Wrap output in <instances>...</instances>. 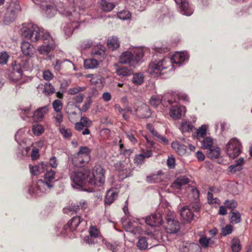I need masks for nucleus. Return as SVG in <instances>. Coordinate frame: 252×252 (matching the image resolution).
Masks as SVG:
<instances>
[{
	"mask_svg": "<svg viewBox=\"0 0 252 252\" xmlns=\"http://www.w3.org/2000/svg\"><path fill=\"white\" fill-rule=\"evenodd\" d=\"M199 141L201 142V147L203 150H207L214 146L213 140L210 137H206Z\"/></svg>",
	"mask_w": 252,
	"mask_h": 252,
	"instance_id": "7c9ffc66",
	"label": "nucleus"
},
{
	"mask_svg": "<svg viewBox=\"0 0 252 252\" xmlns=\"http://www.w3.org/2000/svg\"><path fill=\"white\" fill-rule=\"evenodd\" d=\"M189 207L190 208L191 210H193V211L195 213L199 212L200 210L199 203L197 202L191 203Z\"/></svg>",
	"mask_w": 252,
	"mask_h": 252,
	"instance_id": "774afa93",
	"label": "nucleus"
},
{
	"mask_svg": "<svg viewBox=\"0 0 252 252\" xmlns=\"http://www.w3.org/2000/svg\"><path fill=\"white\" fill-rule=\"evenodd\" d=\"M179 6L180 12L183 15L190 16L193 13V10L189 7L187 0H174Z\"/></svg>",
	"mask_w": 252,
	"mask_h": 252,
	"instance_id": "dca6fc26",
	"label": "nucleus"
},
{
	"mask_svg": "<svg viewBox=\"0 0 252 252\" xmlns=\"http://www.w3.org/2000/svg\"><path fill=\"white\" fill-rule=\"evenodd\" d=\"M79 210H80L79 205L75 204H71L68 207L63 209L64 213L70 215L73 213H77Z\"/></svg>",
	"mask_w": 252,
	"mask_h": 252,
	"instance_id": "e433bc0d",
	"label": "nucleus"
},
{
	"mask_svg": "<svg viewBox=\"0 0 252 252\" xmlns=\"http://www.w3.org/2000/svg\"><path fill=\"white\" fill-rule=\"evenodd\" d=\"M171 146L176 152L180 156H183L186 153L187 147L178 141L172 142Z\"/></svg>",
	"mask_w": 252,
	"mask_h": 252,
	"instance_id": "c756f323",
	"label": "nucleus"
},
{
	"mask_svg": "<svg viewBox=\"0 0 252 252\" xmlns=\"http://www.w3.org/2000/svg\"><path fill=\"white\" fill-rule=\"evenodd\" d=\"M98 65V62L96 59H89L85 60L84 63V67L86 69H94Z\"/></svg>",
	"mask_w": 252,
	"mask_h": 252,
	"instance_id": "473e14b6",
	"label": "nucleus"
},
{
	"mask_svg": "<svg viewBox=\"0 0 252 252\" xmlns=\"http://www.w3.org/2000/svg\"><path fill=\"white\" fill-rule=\"evenodd\" d=\"M30 172L33 175H37L43 171L44 164H41L38 165L32 166L30 165Z\"/></svg>",
	"mask_w": 252,
	"mask_h": 252,
	"instance_id": "37998d69",
	"label": "nucleus"
},
{
	"mask_svg": "<svg viewBox=\"0 0 252 252\" xmlns=\"http://www.w3.org/2000/svg\"><path fill=\"white\" fill-rule=\"evenodd\" d=\"M59 131L65 139H70L72 136V130L70 128H65L64 126H60Z\"/></svg>",
	"mask_w": 252,
	"mask_h": 252,
	"instance_id": "c9c22d12",
	"label": "nucleus"
},
{
	"mask_svg": "<svg viewBox=\"0 0 252 252\" xmlns=\"http://www.w3.org/2000/svg\"><path fill=\"white\" fill-rule=\"evenodd\" d=\"M172 60V63L179 64V65L188 60L189 56L187 53L183 52H177L175 53L170 58Z\"/></svg>",
	"mask_w": 252,
	"mask_h": 252,
	"instance_id": "412c9836",
	"label": "nucleus"
},
{
	"mask_svg": "<svg viewBox=\"0 0 252 252\" xmlns=\"http://www.w3.org/2000/svg\"><path fill=\"white\" fill-rule=\"evenodd\" d=\"M92 103V98L90 96L87 98L86 100L85 101L81 108H80V110L83 112H86L90 107Z\"/></svg>",
	"mask_w": 252,
	"mask_h": 252,
	"instance_id": "5fc2aeb1",
	"label": "nucleus"
},
{
	"mask_svg": "<svg viewBox=\"0 0 252 252\" xmlns=\"http://www.w3.org/2000/svg\"><path fill=\"white\" fill-rule=\"evenodd\" d=\"M89 236L84 237V242L89 245H94L103 241V238L98 229L94 226H91L89 229Z\"/></svg>",
	"mask_w": 252,
	"mask_h": 252,
	"instance_id": "9b49d317",
	"label": "nucleus"
},
{
	"mask_svg": "<svg viewBox=\"0 0 252 252\" xmlns=\"http://www.w3.org/2000/svg\"><path fill=\"white\" fill-rule=\"evenodd\" d=\"M241 248L239 240H233L231 245V250L233 252H239Z\"/></svg>",
	"mask_w": 252,
	"mask_h": 252,
	"instance_id": "bf43d9fd",
	"label": "nucleus"
},
{
	"mask_svg": "<svg viewBox=\"0 0 252 252\" xmlns=\"http://www.w3.org/2000/svg\"><path fill=\"white\" fill-rule=\"evenodd\" d=\"M226 207L231 211H234V209L237 206V202L234 199H227L224 202Z\"/></svg>",
	"mask_w": 252,
	"mask_h": 252,
	"instance_id": "de8ad7c7",
	"label": "nucleus"
},
{
	"mask_svg": "<svg viewBox=\"0 0 252 252\" xmlns=\"http://www.w3.org/2000/svg\"><path fill=\"white\" fill-rule=\"evenodd\" d=\"M67 116L70 122L72 123H75L79 119V115L74 111H70L67 112Z\"/></svg>",
	"mask_w": 252,
	"mask_h": 252,
	"instance_id": "3c124183",
	"label": "nucleus"
},
{
	"mask_svg": "<svg viewBox=\"0 0 252 252\" xmlns=\"http://www.w3.org/2000/svg\"><path fill=\"white\" fill-rule=\"evenodd\" d=\"M57 126H60L63 121V114L62 112H56L53 115Z\"/></svg>",
	"mask_w": 252,
	"mask_h": 252,
	"instance_id": "864d4df0",
	"label": "nucleus"
},
{
	"mask_svg": "<svg viewBox=\"0 0 252 252\" xmlns=\"http://www.w3.org/2000/svg\"><path fill=\"white\" fill-rule=\"evenodd\" d=\"M173 68L172 60L170 57H166L158 62L155 61L151 63L148 69V71L152 75H161L165 72L166 69L171 70Z\"/></svg>",
	"mask_w": 252,
	"mask_h": 252,
	"instance_id": "7ed1b4c3",
	"label": "nucleus"
},
{
	"mask_svg": "<svg viewBox=\"0 0 252 252\" xmlns=\"http://www.w3.org/2000/svg\"><path fill=\"white\" fill-rule=\"evenodd\" d=\"M93 44V41L90 39L84 40L81 44V48L86 50L91 48Z\"/></svg>",
	"mask_w": 252,
	"mask_h": 252,
	"instance_id": "e2e57ef3",
	"label": "nucleus"
},
{
	"mask_svg": "<svg viewBox=\"0 0 252 252\" xmlns=\"http://www.w3.org/2000/svg\"><path fill=\"white\" fill-rule=\"evenodd\" d=\"M117 15L119 18L123 20L129 19L131 17V14L130 12L126 10L119 12Z\"/></svg>",
	"mask_w": 252,
	"mask_h": 252,
	"instance_id": "6e6d98bb",
	"label": "nucleus"
},
{
	"mask_svg": "<svg viewBox=\"0 0 252 252\" xmlns=\"http://www.w3.org/2000/svg\"><path fill=\"white\" fill-rule=\"evenodd\" d=\"M145 221L148 225L152 227H157L161 224L162 219L159 213H154L147 217Z\"/></svg>",
	"mask_w": 252,
	"mask_h": 252,
	"instance_id": "4468645a",
	"label": "nucleus"
},
{
	"mask_svg": "<svg viewBox=\"0 0 252 252\" xmlns=\"http://www.w3.org/2000/svg\"><path fill=\"white\" fill-rule=\"evenodd\" d=\"M53 76V74L49 70H45L43 72V78L46 81H50Z\"/></svg>",
	"mask_w": 252,
	"mask_h": 252,
	"instance_id": "338daca9",
	"label": "nucleus"
},
{
	"mask_svg": "<svg viewBox=\"0 0 252 252\" xmlns=\"http://www.w3.org/2000/svg\"><path fill=\"white\" fill-rule=\"evenodd\" d=\"M232 231V227L230 225H227L221 229V234L226 236L230 234Z\"/></svg>",
	"mask_w": 252,
	"mask_h": 252,
	"instance_id": "69168bd1",
	"label": "nucleus"
},
{
	"mask_svg": "<svg viewBox=\"0 0 252 252\" xmlns=\"http://www.w3.org/2000/svg\"><path fill=\"white\" fill-rule=\"evenodd\" d=\"M144 76L141 73H136L134 74L132 78L133 83L136 85H141L144 82Z\"/></svg>",
	"mask_w": 252,
	"mask_h": 252,
	"instance_id": "4c0bfd02",
	"label": "nucleus"
},
{
	"mask_svg": "<svg viewBox=\"0 0 252 252\" xmlns=\"http://www.w3.org/2000/svg\"><path fill=\"white\" fill-rule=\"evenodd\" d=\"M21 48L22 53L25 56L32 57L34 54V48L29 42H22Z\"/></svg>",
	"mask_w": 252,
	"mask_h": 252,
	"instance_id": "b1692460",
	"label": "nucleus"
},
{
	"mask_svg": "<svg viewBox=\"0 0 252 252\" xmlns=\"http://www.w3.org/2000/svg\"><path fill=\"white\" fill-rule=\"evenodd\" d=\"M15 64L17 65H19L20 69H22L23 71H24V70H28L31 68L29 60L27 59L22 60L20 62L16 61L15 62Z\"/></svg>",
	"mask_w": 252,
	"mask_h": 252,
	"instance_id": "79ce46f5",
	"label": "nucleus"
},
{
	"mask_svg": "<svg viewBox=\"0 0 252 252\" xmlns=\"http://www.w3.org/2000/svg\"><path fill=\"white\" fill-rule=\"evenodd\" d=\"M9 58V55L6 52H2L0 53V64L3 65L7 63Z\"/></svg>",
	"mask_w": 252,
	"mask_h": 252,
	"instance_id": "680f3d73",
	"label": "nucleus"
},
{
	"mask_svg": "<svg viewBox=\"0 0 252 252\" xmlns=\"http://www.w3.org/2000/svg\"><path fill=\"white\" fill-rule=\"evenodd\" d=\"M91 149L86 146H81L78 152L72 156V162L76 167H81L90 160Z\"/></svg>",
	"mask_w": 252,
	"mask_h": 252,
	"instance_id": "39448f33",
	"label": "nucleus"
},
{
	"mask_svg": "<svg viewBox=\"0 0 252 252\" xmlns=\"http://www.w3.org/2000/svg\"><path fill=\"white\" fill-rule=\"evenodd\" d=\"M117 74L121 77L130 75L131 74V70L126 67H121L117 69Z\"/></svg>",
	"mask_w": 252,
	"mask_h": 252,
	"instance_id": "8fccbe9b",
	"label": "nucleus"
},
{
	"mask_svg": "<svg viewBox=\"0 0 252 252\" xmlns=\"http://www.w3.org/2000/svg\"><path fill=\"white\" fill-rule=\"evenodd\" d=\"M21 36L31 42H36L39 39L43 41L44 44L38 48L40 54L47 55L53 51L57 46L55 39L48 32L32 23H24L20 30Z\"/></svg>",
	"mask_w": 252,
	"mask_h": 252,
	"instance_id": "f257e3e1",
	"label": "nucleus"
},
{
	"mask_svg": "<svg viewBox=\"0 0 252 252\" xmlns=\"http://www.w3.org/2000/svg\"><path fill=\"white\" fill-rule=\"evenodd\" d=\"M135 115L140 118L145 119L150 117L151 115V111L149 106L146 104H143L137 109L135 110Z\"/></svg>",
	"mask_w": 252,
	"mask_h": 252,
	"instance_id": "f3484780",
	"label": "nucleus"
},
{
	"mask_svg": "<svg viewBox=\"0 0 252 252\" xmlns=\"http://www.w3.org/2000/svg\"><path fill=\"white\" fill-rule=\"evenodd\" d=\"M244 163L243 158H240L237 159L234 163L231 165L229 167V172L231 173H235L237 171H239L243 169V165Z\"/></svg>",
	"mask_w": 252,
	"mask_h": 252,
	"instance_id": "bb28decb",
	"label": "nucleus"
},
{
	"mask_svg": "<svg viewBox=\"0 0 252 252\" xmlns=\"http://www.w3.org/2000/svg\"><path fill=\"white\" fill-rule=\"evenodd\" d=\"M72 14L69 16V22H67L62 25V30L64 33L65 38L70 37L75 29L78 28L79 26V24L77 21L78 17V14L77 12L74 11Z\"/></svg>",
	"mask_w": 252,
	"mask_h": 252,
	"instance_id": "6e6552de",
	"label": "nucleus"
},
{
	"mask_svg": "<svg viewBox=\"0 0 252 252\" xmlns=\"http://www.w3.org/2000/svg\"><path fill=\"white\" fill-rule=\"evenodd\" d=\"M193 128V125L190 123L188 122L182 123L181 126V130L183 133L191 131Z\"/></svg>",
	"mask_w": 252,
	"mask_h": 252,
	"instance_id": "09e8293b",
	"label": "nucleus"
},
{
	"mask_svg": "<svg viewBox=\"0 0 252 252\" xmlns=\"http://www.w3.org/2000/svg\"><path fill=\"white\" fill-rule=\"evenodd\" d=\"M206 150V156L209 158H217L220 156V149L217 146H213Z\"/></svg>",
	"mask_w": 252,
	"mask_h": 252,
	"instance_id": "c85d7f7f",
	"label": "nucleus"
},
{
	"mask_svg": "<svg viewBox=\"0 0 252 252\" xmlns=\"http://www.w3.org/2000/svg\"><path fill=\"white\" fill-rule=\"evenodd\" d=\"M86 90V87L85 86H76L75 87L69 89L67 91V93L69 94L74 95L80 92H83Z\"/></svg>",
	"mask_w": 252,
	"mask_h": 252,
	"instance_id": "49530a36",
	"label": "nucleus"
},
{
	"mask_svg": "<svg viewBox=\"0 0 252 252\" xmlns=\"http://www.w3.org/2000/svg\"><path fill=\"white\" fill-rule=\"evenodd\" d=\"M229 217L231 223H238L241 220V214L237 211H231L229 213Z\"/></svg>",
	"mask_w": 252,
	"mask_h": 252,
	"instance_id": "f704fd0d",
	"label": "nucleus"
},
{
	"mask_svg": "<svg viewBox=\"0 0 252 252\" xmlns=\"http://www.w3.org/2000/svg\"><path fill=\"white\" fill-rule=\"evenodd\" d=\"M139 223V220H130L127 222L126 226V229L127 231L134 235L140 234L142 232V229Z\"/></svg>",
	"mask_w": 252,
	"mask_h": 252,
	"instance_id": "2eb2a0df",
	"label": "nucleus"
},
{
	"mask_svg": "<svg viewBox=\"0 0 252 252\" xmlns=\"http://www.w3.org/2000/svg\"><path fill=\"white\" fill-rule=\"evenodd\" d=\"M162 96L160 95H154L150 100V103L151 105L156 107L162 102Z\"/></svg>",
	"mask_w": 252,
	"mask_h": 252,
	"instance_id": "a18cd8bd",
	"label": "nucleus"
},
{
	"mask_svg": "<svg viewBox=\"0 0 252 252\" xmlns=\"http://www.w3.org/2000/svg\"><path fill=\"white\" fill-rule=\"evenodd\" d=\"M53 108L55 111L56 112H61V110L63 108V103L62 101L59 99L55 100L52 103Z\"/></svg>",
	"mask_w": 252,
	"mask_h": 252,
	"instance_id": "4d7b16f0",
	"label": "nucleus"
},
{
	"mask_svg": "<svg viewBox=\"0 0 252 252\" xmlns=\"http://www.w3.org/2000/svg\"><path fill=\"white\" fill-rule=\"evenodd\" d=\"M52 187L53 185L51 183L44 181L42 180H38L36 184V189L30 188L29 191L30 193L35 194V195L39 196L40 195V192H46Z\"/></svg>",
	"mask_w": 252,
	"mask_h": 252,
	"instance_id": "f8f14e48",
	"label": "nucleus"
},
{
	"mask_svg": "<svg viewBox=\"0 0 252 252\" xmlns=\"http://www.w3.org/2000/svg\"><path fill=\"white\" fill-rule=\"evenodd\" d=\"M207 199L210 204H220V200L217 197L214 198L213 194L210 192H208L207 193Z\"/></svg>",
	"mask_w": 252,
	"mask_h": 252,
	"instance_id": "13d9d810",
	"label": "nucleus"
},
{
	"mask_svg": "<svg viewBox=\"0 0 252 252\" xmlns=\"http://www.w3.org/2000/svg\"><path fill=\"white\" fill-rule=\"evenodd\" d=\"M180 215L182 218L186 222H190L193 220L194 215L190 208L188 206H184L180 210Z\"/></svg>",
	"mask_w": 252,
	"mask_h": 252,
	"instance_id": "a211bd4d",
	"label": "nucleus"
},
{
	"mask_svg": "<svg viewBox=\"0 0 252 252\" xmlns=\"http://www.w3.org/2000/svg\"><path fill=\"white\" fill-rule=\"evenodd\" d=\"M199 242L203 248H205L212 247L215 244L214 240L211 238H207L205 236L201 237L199 240Z\"/></svg>",
	"mask_w": 252,
	"mask_h": 252,
	"instance_id": "72a5a7b5",
	"label": "nucleus"
},
{
	"mask_svg": "<svg viewBox=\"0 0 252 252\" xmlns=\"http://www.w3.org/2000/svg\"><path fill=\"white\" fill-rule=\"evenodd\" d=\"M82 222V220L81 219L80 216L73 217L63 227V229L67 230L69 229L70 231H73L75 230L79 224Z\"/></svg>",
	"mask_w": 252,
	"mask_h": 252,
	"instance_id": "6ab92c4d",
	"label": "nucleus"
},
{
	"mask_svg": "<svg viewBox=\"0 0 252 252\" xmlns=\"http://www.w3.org/2000/svg\"><path fill=\"white\" fill-rule=\"evenodd\" d=\"M92 54L94 58L101 61L105 58V53L103 47L101 45H97L92 49Z\"/></svg>",
	"mask_w": 252,
	"mask_h": 252,
	"instance_id": "a878e982",
	"label": "nucleus"
},
{
	"mask_svg": "<svg viewBox=\"0 0 252 252\" xmlns=\"http://www.w3.org/2000/svg\"><path fill=\"white\" fill-rule=\"evenodd\" d=\"M43 92L45 94L49 95L55 92V89L50 83H46L44 85Z\"/></svg>",
	"mask_w": 252,
	"mask_h": 252,
	"instance_id": "603ef678",
	"label": "nucleus"
},
{
	"mask_svg": "<svg viewBox=\"0 0 252 252\" xmlns=\"http://www.w3.org/2000/svg\"><path fill=\"white\" fill-rule=\"evenodd\" d=\"M242 145L236 138L231 139L226 145L227 155L231 158L238 157L241 152Z\"/></svg>",
	"mask_w": 252,
	"mask_h": 252,
	"instance_id": "1a4fd4ad",
	"label": "nucleus"
},
{
	"mask_svg": "<svg viewBox=\"0 0 252 252\" xmlns=\"http://www.w3.org/2000/svg\"><path fill=\"white\" fill-rule=\"evenodd\" d=\"M40 6L49 18L53 17L56 14L57 10L62 14L66 16H69L70 14H72L71 12L66 10L65 9L60 6H55V4L51 1H42L40 4Z\"/></svg>",
	"mask_w": 252,
	"mask_h": 252,
	"instance_id": "423d86ee",
	"label": "nucleus"
},
{
	"mask_svg": "<svg viewBox=\"0 0 252 252\" xmlns=\"http://www.w3.org/2000/svg\"><path fill=\"white\" fill-rule=\"evenodd\" d=\"M189 182V180L188 177L185 176H181L174 181L170 187L175 189H181L182 187L188 184Z\"/></svg>",
	"mask_w": 252,
	"mask_h": 252,
	"instance_id": "4be33fe9",
	"label": "nucleus"
},
{
	"mask_svg": "<svg viewBox=\"0 0 252 252\" xmlns=\"http://www.w3.org/2000/svg\"><path fill=\"white\" fill-rule=\"evenodd\" d=\"M143 55L144 53L142 49L136 48L134 49L133 53L130 51L124 52L120 57V62L122 63L134 66L142 59Z\"/></svg>",
	"mask_w": 252,
	"mask_h": 252,
	"instance_id": "20e7f679",
	"label": "nucleus"
},
{
	"mask_svg": "<svg viewBox=\"0 0 252 252\" xmlns=\"http://www.w3.org/2000/svg\"><path fill=\"white\" fill-rule=\"evenodd\" d=\"M21 10V8L18 0H11L3 18L5 24L8 25L13 22Z\"/></svg>",
	"mask_w": 252,
	"mask_h": 252,
	"instance_id": "0eeeda50",
	"label": "nucleus"
},
{
	"mask_svg": "<svg viewBox=\"0 0 252 252\" xmlns=\"http://www.w3.org/2000/svg\"><path fill=\"white\" fill-rule=\"evenodd\" d=\"M174 217V213L171 211L168 212L166 215L165 228L168 233H176L180 229V223Z\"/></svg>",
	"mask_w": 252,
	"mask_h": 252,
	"instance_id": "9d476101",
	"label": "nucleus"
},
{
	"mask_svg": "<svg viewBox=\"0 0 252 252\" xmlns=\"http://www.w3.org/2000/svg\"><path fill=\"white\" fill-rule=\"evenodd\" d=\"M100 4L102 9L105 12L111 11L115 6L113 3L109 2L106 0H102Z\"/></svg>",
	"mask_w": 252,
	"mask_h": 252,
	"instance_id": "ea45409f",
	"label": "nucleus"
},
{
	"mask_svg": "<svg viewBox=\"0 0 252 252\" xmlns=\"http://www.w3.org/2000/svg\"><path fill=\"white\" fill-rule=\"evenodd\" d=\"M138 248L140 250H145L148 248L149 244L147 238L145 237L139 238L137 243Z\"/></svg>",
	"mask_w": 252,
	"mask_h": 252,
	"instance_id": "58836bf2",
	"label": "nucleus"
},
{
	"mask_svg": "<svg viewBox=\"0 0 252 252\" xmlns=\"http://www.w3.org/2000/svg\"><path fill=\"white\" fill-rule=\"evenodd\" d=\"M23 71L20 69L19 65L14 64L13 65L12 70L10 74V77L13 81H18L23 76Z\"/></svg>",
	"mask_w": 252,
	"mask_h": 252,
	"instance_id": "5701e85b",
	"label": "nucleus"
},
{
	"mask_svg": "<svg viewBox=\"0 0 252 252\" xmlns=\"http://www.w3.org/2000/svg\"><path fill=\"white\" fill-rule=\"evenodd\" d=\"M207 127L206 126L203 125L196 131V138L198 140L206 137Z\"/></svg>",
	"mask_w": 252,
	"mask_h": 252,
	"instance_id": "a19ab883",
	"label": "nucleus"
},
{
	"mask_svg": "<svg viewBox=\"0 0 252 252\" xmlns=\"http://www.w3.org/2000/svg\"><path fill=\"white\" fill-rule=\"evenodd\" d=\"M55 172L53 170L47 171L44 174V179L48 181H51L55 178Z\"/></svg>",
	"mask_w": 252,
	"mask_h": 252,
	"instance_id": "052dcab7",
	"label": "nucleus"
},
{
	"mask_svg": "<svg viewBox=\"0 0 252 252\" xmlns=\"http://www.w3.org/2000/svg\"><path fill=\"white\" fill-rule=\"evenodd\" d=\"M32 131L34 135L39 136L44 132V128L42 125L36 124L32 126Z\"/></svg>",
	"mask_w": 252,
	"mask_h": 252,
	"instance_id": "c03bdc74",
	"label": "nucleus"
},
{
	"mask_svg": "<svg viewBox=\"0 0 252 252\" xmlns=\"http://www.w3.org/2000/svg\"><path fill=\"white\" fill-rule=\"evenodd\" d=\"M107 46L108 48L112 50H114L120 46V43L117 37L112 36L108 39Z\"/></svg>",
	"mask_w": 252,
	"mask_h": 252,
	"instance_id": "2f4dec72",
	"label": "nucleus"
},
{
	"mask_svg": "<svg viewBox=\"0 0 252 252\" xmlns=\"http://www.w3.org/2000/svg\"><path fill=\"white\" fill-rule=\"evenodd\" d=\"M115 168L120 172V175L122 178H125L130 176L131 171L130 168L126 167L123 162L119 161L115 164Z\"/></svg>",
	"mask_w": 252,
	"mask_h": 252,
	"instance_id": "aec40b11",
	"label": "nucleus"
},
{
	"mask_svg": "<svg viewBox=\"0 0 252 252\" xmlns=\"http://www.w3.org/2000/svg\"><path fill=\"white\" fill-rule=\"evenodd\" d=\"M102 77L99 74H94L93 77L90 79V82L92 84L96 85L101 83Z\"/></svg>",
	"mask_w": 252,
	"mask_h": 252,
	"instance_id": "0e129e2a",
	"label": "nucleus"
},
{
	"mask_svg": "<svg viewBox=\"0 0 252 252\" xmlns=\"http://www.w3.org/2000/svg\"><path fill=\"white\" fill-rule=\"evenodd\" d=\"M185 111L184 106H179L177 105L172 106L170 109V116L173 119H180L183 112Z\"/></svg>",
	"mask_w": 252,
	"mask_h": 252,
	"instance_id": "393cba45",
	"label": "nucleus"
},
{
	"mask_svg": "<svg viewBox=\"0 0 252 252\" xmlns=\"http://www.w3.org/2000/svg\"><path fill=\"white\" fill-rule=\"evenodd\" d=\"M49 105H46L38 108L33 113L32 117L33 121L36 122H41L43 121L45 115L49 113Z\"/></svg>",
	"mask_w": 252,
	"mask_h": 252,
	"instance_id": "ddd939ff",
	"label": "nucleus"
},
{
	"mask_svg": "<svg viewBox=\"0 0 252 252\" xmlns=\"http://www.w3.org/2000/svg\"><path fill=\"white\" fill-rule=\"evenodd\" d=\"M118 194L116 189H109L106 193L105 198V204L110 205L117 198Z\"/></svg>",
	"mask_w": 252,
	"mask_h": 252,
	"instance_id": "cd10ccee",
	"label": "nucleus"
},
{
	"mask_svg": "<svg viewBox=\"0 0 252 252\" xmlns=\"http://www.w3.org/2000/svg\"><path fill=\"white\" fill-rule=\"evenodd\" d=\"M93 178L91 177V172L89 170L75 171L70 174L72 186L74 188L88 187L86 190L93 191L94 187H100L105 181V170L100 166H95L93 171Z\"/></svg>",
	"mask_w": 252,
	"mask_h": 252,
	"instance_id": "f03ea898",
	"label": "nucleus"
}]
</instances>
